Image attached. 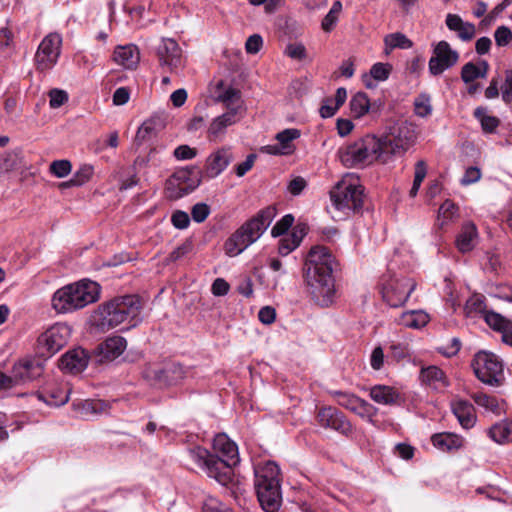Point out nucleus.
<instances>
[{"label":"nucleus","mask_w":512,"mask_h":512,"mask_svg":"<svg viewBox=\"0 0 512 512\" xmlns=\"http://www.w3.org/2000/svg\"><path fill=\"white\" fill-rule=\"evenodd\" d=\"M334 263L333 256L324 246L312 247L306 257L305 279L308 290L321 307H328L335 299Z\"/></svg>","instance_id":"f257e3e1"},{"label":"nucleus","mask_w":512,"mask_h":512,"mask_svg":"<svg viewBox=\"0 0 512 512\" xmlns=\"http://www.w3.org/2000/svg\"><path fill=\"white\" fill-rule=\"evenodd\" d=\"M141 300L137 295L114 297L98 307V326L102 329H113L124 322L135 327L141 322Z\"/></svg>","instance_id":"f03ea898"},{"label":"nucleus","mask_w":512,"mask_h":512,"mask_svg":"<svg viewBox=\"0 0 512 512\" xmlns=\"http://www.w3.org/2000/svg\"><path fill=\"white\" fill-rule=\"evenodd\" d=\"M277 214L274 206L260 210L254 217L242 224L224 243L225 253L235 257L255 243L268 228Z\"/></svg>","instance_id":"7ed1b4c3"},{"label":"nucleus","mask_w":512,"mask_h":512,"mask_svg":"<svg viewBox=\"0 0 512 512\" xmlns=\"http://www.w3.org/2000/svg\"><path fill=\"white\" fill-rule=\"evenodd\" d=\"M100 287L91 280H81L56 290L51 299L52 308L57 313H70L96 302Z\"/></svg>","instance_id":"20e7f679"},{"label":"nucleus","mask_w":512,"mask_h":512,"mask_svg":"<svg viewBox=\"0 0 512 512\" xmlns=\"http://www.w3.org/2000/svg\"><path fill=\"white\" fill-rule=\"evenodd\" d=\"M254 475V487L261 507L266 512L277 511L282 501L278 465L272 461L258 464Z\"/></svg>","instance_id":"39448f33"},{"label":"nucleus","mask_w":512,"mask_h":512,"mask_svg":"<svg viewBox=\"0 0 512 512\" xmlns=\"http://www.w3.org/2000/svg\"><path fill=\"white\" fill-rule=\"evenodd\" d=\"M415 130L412 124L401 121L389 126L378 138L381 146L380 162L386 164L394 157L402 156L413 145Z\"/></svg>","instance_id":"423d86ee"},{"label":"nucleus","mask_w":512,"mask_h":512,"mask_svg":"<svg viewBox=\"0 0 512 512\" xmlns=\"http://www.w3.org/2000/svg\"><path fill=\"white\" fill-rule=\"evenodd\" d=\"M380 150L378 138L374 135H366L341 147L338 150V156L346 167H363L376 160L380 161Z\"/></svg>","instance_id":"0eeeda50"},{"label":"nucleus","mask_w":512,"mask_h":512,"mask_svg":"<svg viewBox=\"0 0 512 512\" xmlns=\"http://www.w3.org/2000/svg\"><path fill=\"white\" fill-rule=\"evenodd\" d=\"M330 198L336 209L358 212L364 201V188L357 180L346 177L330 191Z\"/></svg>","instance_id":"6e6552de"},{"label":"nucleus","mask_w":512,"mask_h":512,"mask_svg":"<svg viewBox=\"0 0 512 512\" xmlns=\"http://www.w3.org/2000/svg\"><path fill=\"white\" fill-rule=\"evenodd\" d=\"M416 288V282L406 276H383L380 292L383 300L392 308L403 306Z\"/></svg>","instance_id":"1a4fd4ad"},{"label":"nucleus","mask_w":512,"mask_h":512,"mask_svg":"<svg viewBox=\"0 0 512 512\" xmlns=\"http://www.w3.org/2000/svg\"><path fill=\"white\" fill-rule=\"evenodd\" d=\"M471 366L476 377L484 384L498 386L503 376V364L497 355L479 351L474 355Z\"/></svg>","instance_id":"9d476101"},{"label":"nucleus","mask_w":512,"mask_h":512,"mask_svg":"<svg viewBox=\"0 0 512 512\" xmlns=\"http://www.w3.org/2000/svg\"><path fill=\"white\" fill-rule=\"evenodd\" d=\"M70 337V328L65 324H55L38 336L37 353L49 358L62 349Z\"/></svg>","instance_id":"9b49d317"},{"label":"nucleus","mask_w":512,"mask_h":512,"mask_svg":"<svg viewBox=\"0 0 512 512\" xmlns=\"http://www.w3.org/2000/svg\"><path fill=\"white\" fill-rule=\"evenodd\" d=\"M201 181L200 171L195 168L177 171L166 182L167 197L172 200L180 199L193 192Z\"/></svg>","instance_id":"f8f14e48"},{"label":"nucleus","mask_w":512,"mask_h":512,"mask_svg":"<svg viewBox=\"0 0 512 512\" xmlns=\"http://www.w3.org/2000/svg\"><path fill=\"white\" fill-rule=\"evenodd\" d=\"M62 38L58 33L46 35L35 54V65L40 72L51 70L57 63L61 53Z\"/></svg>","instance_id":"ddd939ff"},{"label":"nucleus","mask_w":512,"mask_h":512,"mask_svg":"<svg viewBox=\"0 0 512 512\" xmlns=\"http://www.w3.org/2000/svg\"><path fill=\"white\" fill-rule=\"evenodd\" d=\"M458 59V52L453 50L447 41L442 40L433 49V55L428 63L429 72L433 76H438L453 67Z\"/></svg>","instance_id":"4468645a"},{"label":"nucleus","mask_w":512,"mask_h":512,"mask_svg":"<svg viewBox=\"0 0 512 512\" xmlns=\"http://www.w3.org/2000/svg\"><path fill=\"white\" fill-rule=\"evenodd\" d=\"M160 66L167 67L173 73L183 66L182 50L172 38H162L156 47Z\"/></svg>","instance_id":"2eb2a0df"},{"label":"nucleus","mask_w":512,"mask_h":512,"mask_svg":"<svg viewBox=\"0 0 512 512\" xmlns=\"http://www.w3.org/2000/svg\"><path fill=\"white\" fill-rule=\"evenodd\" d=\"M316 418L318 424L325 429H332L346 436L353 431L350 421L341 411L334 407L320 408Z\"/></svg>","instance_id":"dca6fc26"},{"label":"nucleus","mask_w":512,"mask_h":512,"mask_svg":"<svg viewBox=\"0 0 512 512\" xmlns=\"http://www.w3.org/2000/svg\"><path fill=\"white\" fill-rule=\"evenodd\" d=\"M233 159V153L230 148L222 147L217 149L207 157L204 171H200L202 179L216 178L228 167Z\"/></svg>","instance_id":"f3484780"},{"label":"nucleus","mask_w":512,"mask_h":512,"mask_svg":"<svg viewBox=\"0 0 512 512\" xmlns=\"http://www.w3.org/2000/svg\"><path fill=\"white\" fill-rule=\"evenodd\" d=\"M216 89L219 91L215 98L216 102L222 103L228 112L235 111L237 114L244 115L245 106L240 90L234 87L224 89L223 81L217 84Z\"/></svg>","instance_id":"a211bd4d"},{"label":"nucleus","mask_w":512,"mask_h":512,"mask_svg":"<svg viewBox=\"0 0 512 512\" xmlns=\"http://www.w3.org/2000/svg\"><path fill=\"white\" fill-rule=\"evenodd\" d=\"M127 341L121 336L107 338L97 347V362L104 363L118 358L126 349Z\"/></svg>","instance_id":"6ab92c4d"},{"label":"nucleus","mask_w":512,"mask_h":512,"mask_svg":"<svg viewBox=\"0 0 512 512\" xmlns=\"http://www.w3.org/2000/svg\"><path fill=\"white\" fill-rule=\"evenodd\" d=\"M88 362V353L82 348H75L62 355L59 367L65 372L78 374L87 367Z\"/></svg>","instance_id":"aec40b11"},{"label":"nucleus","mask_w":512,"mask_h":512,"mask_svg":"<svg viewBox=\"0 0 512 512\" xmlns=\"http://www.w3.org/2000/svg\"><path fill=\"white\" fill-rule=\"evenodd\" d=\"M232 465L217 455H212L208 465L205 469L207 475L214 478L221 485H227L232 481L233 467Z\"/></svg>","instance_id":"412c9836"},{"label":"nucleus","mask_w":512,"mask_h":512,"mask_svg":"<svg viewBox=\"0 0 512 512\" xmlns=\"http://www.w3.org/2000/svg\"><path fill=\"white\" fill-rule=\"evenodd\" d=\"M243 116L244 115L235 113V111H233V112L226 111L222 115L214 118L213 121L211 122V124L208 128V132H207L209 140H211V141L222 140L226 133V129L229 126H232V125L236 124L237 122H239Z\"/></svg>","instance_id":"4be33fe9"},{"label":"nucleus","mask_w":512,"mask_h":512,"mask_svg":"<svg viewBox=\"0 0 512 512\" xmlns=\"http://www.w3.org/2000/svg\"><path fill=\"white\" fill-rule=\"evenodd\" d=\"M43 371V363L37 359L19 361L13 367L14 376L19 382L35 380L42 375Z\"/></svg>","instance_id":"5701e85b"},{"label":"nucleus","mask_w":512,"mask_h":512,"mask_svg":"<svg viewBox=\"0 0 512 512\" xmlns=\"http://www.w3.org/2000/svg\"><path fill=\"white\" fill-rule=\"evenodd\" d=\"M213 447L218 453L217 456L222 458L224 461L232 465H237L239 463L238 447L225 434H218L214 438Z\"/></svg>","instance_id":"b1692460"},{"label":"nucleus","mask_w":512,"mask_h":512,"mask_svg":"<svg viewBox=\"0 0 512 512\" xmlns=\"http://www.w3.org/2000/svg\"><path fill=\"white\" fill-rule=\"evenodd\" d=\"M301 133L296 128L285 129L276 135V140L279 145H269L266 147L267 152L270 154L288 155L293 152L294 147L292 141L298 139Z\"/></svg>","instance_id":"393cba45"},{"label":"nucleus","mask_w":512,"mask_h":512,"mask_svg":"<svg viewBox=\"0 0 512 512\" xmlns=\"http://www.w3.org/2000/svg\"><path fill=\"white\" fill-rule=\"evenodd\" d=\"M38 399L49 406L59 407L69 400V390L59 384L48 385L43 391L37 393Z\"/></svg>","instance_id":"a878e982"},{"label":"nucleus","mask_w":512,"mask_h":512,"mask_svg":"<svg viewBox=\"0 0 512 512\" xmlns=\"http://www.w3.org/2000/svg\"><path fill=\"white\" fill-rule=\"evenodd\" d=\"M451 409L463 428L469 429L474 426L476 414L474 406L469 401L462 399L453 400L451 402Z\"/></svg>","instance_id":"bb28decb"},{"label":"nucleus","mask_w":512,"mask_h":512,"mask_svg":"<svg viewBox=\"0 0 512 512\" xmlns=\"http://www.w3.org/2000/svg\"><path fill=\"white\" fill-rule=\"evenodd\" d=\"M445 22L448 29L456 32L457 36L462 41L468 42L475 37V25L470 22L463 21V19L459 15L449 13L446 16Z\"/></svg>","instance_id":"cd10ccee"},{"label":"nucleus","mask_w":512,"mask_h":512,"mask_svg":"<svg viewBox=\"0 0 512 512\" xmlns=\"http://www.w3.org/2000/svg\"><path fill=\"white\" fill-rule=\"evenodd\" d=\"M421 382L434 390H443L449 386V380L442 369L437 366L422 368L420 372Z\"/></svg>","instance_id":"c85d7f7f"},{"label":"nucleus","mask_w":512,"mask_h":512,"mask_svg":"<svg viewBox=\"0 0 512 512\" xmlns=\"http://www.w3.org/2000/svg\"><path fill=\"white\" fill-rule=\"evenodd\" d=\"M151 372L153 373L154 379L160 384L164 385L175 384L184 379L186 374L183 366L178 363H173L159 369H154Z\"/></svg>","instance_id":"c756f323"},{"label":"nucleus","mask_w":512,"mask_h":512,"mask_svg":"<svg viewBox=\"0 0 512 512\" xmlns=\"http://www.w3.org/2000/svg\"><path fill=\"white\" fill-rule=\"evenodd\" d=\"M485 322L490 328L501 333L504 343L512 346V321L499 313L490 312L485 315Z\"/></svg>","instance_id":"7c9ffc66"},{"label":"nucleus","mask_w":512,"mask_h":512,"mask_svg":"<svg viewBox=\"0 0 512 512\" xmlns=\"http://www.w3.org/2000/svg\"><path fill=\"white\" fill-rule=\"evenodd\" d=\"M477 236L478 232L475 224L471 222L464 223L456 237V247L461 253L470 252L475 246Z\"/></svg>","instance_id":"2f4dec72"},{"label":"nucleus","mask_w":512,"mask_h":512,"mask_svg":"<svg viewBox=\"0 0 512 512\" xmlns=\"http://www.w3.org/2000/svg\"><path fill=\"white\" fill-rule=\"evenodd\" d=\"M114 60L127 69H133L139 63L140 53L135 45L121 46L115 50Z\"/></svg>","instance_id":"473e14b6"},{"label":"nucleus","mask_w":512,"mask_h":512,"mask_svg":"<svg viewBox=\"0 0 512 512\" xmlns=\"http://www.w3.org/2000/svg\"><path fill=\"white\" fill-rule=\"evenodd\" d=\"M163 128V122L159 117H151L144 121L136 133V141L140 144L155 137Z\"/></svg>","instance_id":"72a5a7b5"},{"label":"nucleus","mask_w":512,"mask_h":512,"mask_svg":"<svg viewBox=\"0 0 512 512\" xmlns=\"http://www.w3.org/2000/svg\"><path fill=\"white\" fill-rule=\"evenodd\" d=\"M399 324L411 329H420L429 322V315L422 310H411L401 314Z\"/></svg>","instance_id":"f704fd0d"},{"label":"nucleus","mask_w":512,"mask_h":512,"mask_svg":"<svg viewBox=\"0 0 512 512\" xmlns=\"http://www.w3.org/2000/svg\"><path fill=\"white\" fill-rule=\"evenodd\" d=\"M433 445L442 451L458 450L462 446V438L452 433H438L431 438Z\"/></svg>","instance_id":"c9c22d12"},{"label":"nucleus","mask_w":512,"mask_h":512,"mask_svg":"<svg viewBox=\"0 0 512 512\" xmlns=\"http://www.w3.org/2000/svg\"><path fill=\"white\" fill-rule=\"evenodd\" d=\"M489 437L498 444L512 441V421H501L488 430Z\"/></svg>","instance_id":"e433bc0d"},{"label":"nucleus","mask_w":512,"mask_h":512,"mask_svg":"<svg viewBox=\"0 0 512 512\" xmlns=\"http://www.w3.org/2000/svg\"><path fill=\"white\" fill-rule=\"evenodd\" d=\"M370 397L379 404L391 405L397 403L399 394L392 387L377 385L371 388Z\"/></svg>","instance_id":"4c0bfd02"},{"label":"nucleus","mask_w":512,"mask_h":512,"mask_svg":"<svg viewBox=\"0 0 512 512\" xmlns=\"http://www.w3.org/2000/svg\"><path fill=\"white\" fill-rule=\"evenodd\" d=\"M110 404L100 399H88L79 405L80 414L84 417H94L109 411Z\"/></svg>","instance_id":"58836bf2"},{"label":"nucleus","mask_w":512,"mask_h":512,"mask_svg":"<svg viewBox=\"0 0 512 512\" xmlns=\"http://www.w3.org/2000/svg\"><path fill=\"white\" fill-rule=\"evenodd\" d=\"M488 68L489 65L486 61H482L480 66L468 62L462 67L461 78L465 83H471L478 78H485Z\"/></svg>","instance_id":"ea45409f"},{"label":"nucleus","mask_w":512,"mask_h":512,"mask_svg":"<svg viewBox=\"0 0 512 512\" xmlns=\"http://www.w3.org/2000/svg\"><path fill=\"white\" fill-rule=\"evenodd\" d=\"M473 114L480 122L484 133H494L500 125V120L495 116L488 115L485 107H477Z\"/></svg>","instance_id":"a19ab883"},{"label":"nucleus","mask_w":512,"mask_h":512,"mask_svg":"<svg viewBox=\"0 0 512 512\" xmlns=\"http://www.w3.org/2000/svg\"><path fill=\"white\" fill-rule=\"evenodd\" d=\"M369 107L370 101L368 96L364 92L356 93L350 100L351 114L355 118H360L364 116L369 111Z\"/></svg>","instance_id":"79ce46f5"},{"label":"nucleus","mask_w":512,"mask_h":512,"mask_svg":"<svg viewBox=\"0 0 512 512\" xmlns=\"http://www.w3.org/2000/svg\"><path fill=\"white\" fill-rule=\"evenodd\" d=\"M471 397L478 406H481L487 411H491L496 415L501 414L502 407L500 406L497 398L481 392L474 393L471 395Z\"/></svg>","instance_id":"37998d69"},{"label":"nucleus","mask_w":512,"mask_h":512,"mask_svg":"<svg viewBox=\"0 0 512 512\" xmlns=\"http://www.w3.org/2000/svg\"><path fill=\"white\" fill-rule=\"evenodd\" d=\"M213 454L202 447H194L188 451V457L195 467L201 468L205 471L208 462Z\"/></svg>","instance_id":"c03bdc74"},{"label":"nucleus","mask_w":512,"mask_h":512,"mask_svg":"<svg viewBox=\"0 0 512 512\" xmlns=\"http://www.w3.org/2000/svg\"><path fill=\"white\" fill-rule=\"evenodd\" d=\"M465 310L469 316L482 314L484 318L487 313L491 312L486 309L485 297L480 294H474L467 300Z\"/></svg>","instance_id":"a18cd8bd"},{"label":"nucleus","mask_w":512,"mask_h":512,"mask_svg":"<svg viewBox=\"0 0 512 512\" xmlns=\"http://www.w3.org/2000/svg\"><path fill=\"white\" fill-rule=\"evenodd\" d=\"M342 11V3L337 0L332 4L331 9L323 18L321 27L325 32H330L336 25L339 15Z\"/></svg>","instance_id":"49530a36"},{"label":"nucleus","mask_w":512,"mask_h":512,"mask_svg":"<svg viewBox=\"0 0 512 512\" xmlns=\"http://www.w3.org/2000/svg\"><path fill=\"white\" fill-rule=\"evenodd\" d=\"M426 175H427L426 162L424 160H419L415 164L414 181H413V185L409 192L411 197H415L417 195L419 188L421 186V183L425 179Z\"/></svg>","instance_id":"de8ad7c7"},{"label":"nucleus","mask_w":512,"mask_h":512,"mask_svg":"<svg viewBox=\"0 0 512 512\" xmlns=\"http://www.w3.org/2000/svg\"><path fill=\"white\" fill-rule=\"evenodd\" d=\"M385 45L390 48H402L407 49L412 47V41L409 40L404 34L402 33H392L385 37L384 39Z\"/></svg>","instance_id":"09e8293b"},{"label":"nucleus","mask_w":512,"mask_h":512,"mask_svg":"<svg viewBox=\"0 0 512 512\" xmlns=\"http://www.w3.org/2000/svg\"><path fill=\"white\" fill-rule=\"evenodd\" d=\"M72 170V164L69 160H55L49 166V171L51 174L58 178H64L70 174Z\"/></svg>","instance_id":"8fccbe9b"},{"label":"nucleus","mask_w":512,"mask_h":512,"mask_svg":"<svg viewBox=\"0 0 512 512\" xmlns=\"http://www.w3.org/2000/svg\"><path fill=\"white\" fill-rule=\"evenodd\" d=\"M333 396L340 406H342L352 412H353L354 407L356 406L358 400L360 399L358 396H356L354 394H350V393L342 392V391L333 392Z\"/></svg>","instance_id":"3c124183"},{"label":"nucleus","mask_w":512,"mask_h":512,"mask_svg":"<svg viewBox=\"0 0 512 512\" xmlns=\"http://www.w3.org/2000/svg\"><path fill=\"white\" fill-rule=\"evenodd\" d=\"M414 111L417 116L426 117L431 114L432 106L428 95H419L414 101Z\"/></svg>","instance_id":"603ef678"},{"label":"nucleus","mask_w":512,"mask_h":512,"mask_svg":"<svg viewBox=\"0 0 512 512\" xmlns=\"http://www.w3.org/2000/svg\"><path fill=\"white\" fill-rule=\"evenodd\" d=\"M353 413H356L362 418H367L370 421L376 415L377 409L363 399H359L356 406L354 407Z\"/></svg>","instance_id":"864d4df0"},{"label":"nucleus","mask_w":512,"mask_h":512,"mask_svg":"<svg viewBox=\"0 0 512 512\" xmlns=\"http://www.w3.org/2000/svg\"><path fill=\"white\" fill-rule=\"evenodd\" d=\"M294 217L292 214H287L283 216L273 227L271 230V235L273 237H279L285 234L288 229L293 225Z\"/></svg>","instance_id":"5fc2aeb1"},{"label":"nucleus","mask_w":512,"mask_h":512,"mask_svg":"<svg viewBox=\"0 0 512 512\" xmlns=\"http://www.w3.org/2000/svg\"><path fill=\"white\" fill-rule=\"evenodd\" d=\"M494 39L498 47L507 46L512 41V32L507 26L501 25L495 30Z\"/></svg>","instance_id":"6e6d98bb"},{"label":"nucleus","mask_w":512,"mask_h":512,"mask_svg":"<svg viewBox=\"0 0 512 512\" xmlns=\"http://www.w3.org/2000/svg\"><path fill=\"white\" fill-rule=\"evenodd\" d=\"M193 249V242L191 239H186L181 245L175 248L168 256V261L175 262L188 253H190Z\"/></svg>","instance_id":"4d7b16f0"},{"label":"nucleus","mask_w":512,"mask_h":512,"mask_svg":"<svg viewBox=\"0 0 512 512\" xmlns=\"http://www.w3.org/2000/svg\"><path fill=\"white\" fill-rule=\"evenodd\" d=\"M92 175L93 167L90 165H84L72 176V182L78 187L82 186L90 180Z\"/></svg>","instance_id":"13d9d810"},{"label":"nucleus","mask_w":512,"mask_h":512,"mask_svg":"<svg viewBox=\"0 0 512 512\" xmlns=\"http://www.w3.org/2000/svg\"><path fill=\"white\" fill-rule=\"evenodd\" d=\"M203 512H234L231 508H229L224 503L220 502L218 499L209 497L204 505Z\"/></svg>","instance_id":"bf43d9fd"},{"label":"nucleus","mask_w":512,"mask_h":512,"mask_svg":"<svg viewBox=\"0 0 512 512\" xmlns=\"http://www.w3.org/2000/svg\"><path fill=\"white\" fill-rule=\"evenodd\" d=\"M210 214V207L206 203H197L191 209L192 219L197 223L204 222Z\"/></svg>","instance_id":"052dcab7"},{"label":"nucleus","mask_w":512,"mask_h":512,"mask_svg":"<svg viewBox=\"0 0 512 512\" xmlns=\"http://www.w3.org/2000/svg\"><path fill=\"white\" fill-rule=\"evenodd\" d=\"M391 66L384 63H376L370 69L372 78L378 81H384L389 77Z\"/></svg>","instance_id":"680f3d73"},{"label":"nucleus","mask_w":512,"mask_h":512,"mask_svg":"<svg viewBox=\"0 0 512 512\" xmlns=\"http://www.w3.org/2000/svg\"><path fill=\"white\" fill-rule=\"evenodd\" d=\"M16 158L17 154L12 151L0 154V170L5 172L14 170L17 166Z\"/></svg>","instance_id":"e2e57ef3"},{"label":"nucleus","mask_w":512,"mask_h":512,"mask_svg":"<svg viewBox=\"0 0 512 512\" xmlns=\"http://www.w3.org/2000/svg\"><path fill=\"white\" fill-rule=\"evenodd\" d=\"M171 223L177 229H186L190 224V217L188 213L182 210H176L171 216Z\"/></svg>","instance_id":"0e129e2a"},{"label":"nucleus","mask_w":512,"mask_h":512,"mask_svg":"<svg viewBox=\"0 0 512 512\" xmlns=\"http://www.w3.org/2000/svg\"><path fill=\"white\" fill-rule=\"evenodd\" d=\"M49 105L51 108H59L68 101V95L60 89H52L49 92Z\"/></svg>","instance_id":"69168bd1"},{"label":"nucleus","mask_w":512,"mask_h":512,"mask_svg":"<svg viewBox=\"0 0 512 512\" xmlns=\"http://www.w3.org/2000/svg\"><path fill=\"white\" fill-rule=\"evenodd\" d=\"M285 54L292 59L303 60L306 58V48L301 43H291L287 45Z\"/></svg>","instance_id":"338daca9"},{"label":"nucleus","mask_w":512,"mask_h":512,"mask_svg":"<svg viewBox=\"0 0 512 512\" xmlns=\"http://www.w3.org/2000/svg\"><path fill=\"white\" fill-rule=\"evenodd\" d=\"M502 100L505 103L512 102V69L506 71L505 81L501 87Z\"/></svg>","instance_id":"774afa93"}]
</instances>
